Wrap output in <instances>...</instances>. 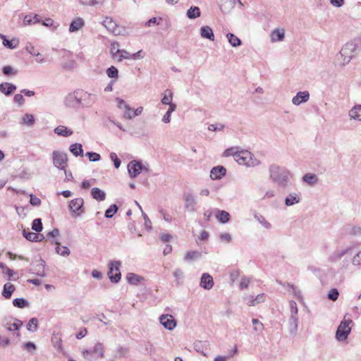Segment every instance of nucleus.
I'll use <instances>...</instances> for the list:
<instances>
[{
  "instance_id": "4d7b16f0",
  "label": "nucleus",
  "mask_w": 361,
  "mask_h": 361,
  "mask_svg": "<svg viewBox=\"0 0 361 361\" xmlns=\"http://www.w3.org/2000/svg\"><path fill=\"white\" fill-rule=\"evenodd\" d=\"M339 296V292L336 288H332L329 290L327 297L328 299L332 301H336Z\"/></svg>"
},
{
  "instance_id": "c03bdc74",
  "label": "nucleus",
  "mask_w": 361,
  "mask_h": 361,
  "mask_svg": "<svg viewBox=\"0 0 361 361\" xmlns=\"http://www.w3.org/2000/svg\"><path fill=\"white\" fill-rule=\"evenodd\" d=\"M118 207L116 204H111L105 212V217L107 219L112 218L114 215L117 212Z\"/></svg>"
},
{
  "instance_id": "20e7f679",
  "label": "nucleus",
  "mask_w": 361,
  "mask_h": 361,
  "mask_svg": "<svg viewBox=\"0 0 361 361\" xmlns=\"http://www.w3.org/2000/svg\"><path fill=\"white\" fill-rule=\"evenodd\" d=\"M65 104L67 106L71 108L81 107L80 90H75L68 94L66 97Z\"/></svg>"
},
{
  "instance_id": "5fc2aeb1",
  "label": "nucleus",
  "mask_w": 361,
  "mask_h": 361,
  "mask_svg": "<svg viewBox=\"0 0 361 361\" xmlns=\"http://www.w3.org/2000/svg\"><path fill=\"white\" fill-rule=\"evenodd\" d=\"M114 271H111L110 274V269L108 271V276L112 283H118L121 280V272H116L114 274Z\"/></svg>"
},
{
  "instance_id": "f03ea898",
  "label": "nucleus",
  "mask_w": 361,
  "mask_h": 361,
  "mask_svg": "<svg viewBox=\"0 0 361 361\" xmlns=\"http://www.w3.org/2000/svg\"><path fill=\"white\" fill-rule=\"evenodd\" d=\"M361 51V47L355 42H347L340 51V54L343 58V65L348 64L350 60Z\"/></svg>"
},
{
  "instance_id": "aec40b11",
  "label": "nucleus",
  "mask_w": 361,
  "mask_h": 361,
  "mask_svg": "<svg viewBox=\"0 0 361 361\" xmlns=\"http://www.w3.org/2000/svg\"><path fill=\"white\" fill-rule=\"evenodd\" d=\"M54 132L58 135L63 137H69L73 133L72 130L68 129L64 126H59L56 127L54 130Z\"/></svg>"
},
{
  "instance_id": "2f4dec72",
  "label": "nucleus",
  "mask_w": 361,
  "mask_h": 361,
  "mask_svg": "<svg viewBox=\"0 0 361 361\" xmlns=\"http://www.w3.org/2000/svg\"><path fill=\"white\" fill-rule=\"evenodd\" d=\"M351 250V248H345L341 250H337L333 255L330 257V260L331 262H335L336 260L341 259L342 257L348 254Z\"/></svg>"
},
{
  "instance_id": "6e6552de",
  "label": "nucleus",
  "mask_w": 361,
  "mask_h": 361,
  "mask_svg": "<svg viewBox=\"0 0 361 361\" xmlns=\"http://www.w3.org/2000/svg\"><path fill=\"white\" fill-rule=\"evenodd\" d=\"M143 169L142 164L136 161H132L128 165V171L131 178L136 177Z\"/></svg>"
},
{
  "instance_id": "c9c22d12",
  "label": "nucleus",
  "mask_w": 361,
  "mask_h": 361,
  "mask_svg": "<svg viewBox=\"0 0 361 361\" xmlns=\"http://www.w3.org/2000/svg\"><path fill=\"white\" fill-rule=\"evenodd\" d=\"M187 16L190 19H195L200 16V10L197 6H192L187 11Z\"/></svg>"
},
{
  "instance_id": "58836bf2",
  "label": "nucleus",
  "mask_w": 361,
  "mask_h": 361,
  "mask_svg": "<svg viewBox=\"0 0 361 361\" xmlns=\"http://www.w3.org/2000/svg\"><path fill=\"white\" fill-rule=\"evenodd\" d=\"M38 328V320L37 318H32L27 324V329L32 332H35Z\"/></svg>"
},
{
  "instance_id": "f257e3e1",
  "label": "nucleus",
  "mask_w": 361,
  "mask_h": 361,
  "mask_svg": "<svg viewBox=\"0 0 361 361\" xmlns=\"http://www.w3.org/2000/svg\"><path fill=\"white\" fill-rule=\"evenodd\" d=\"M269 179L279 188H286L290 183V173L283 166L272 164L269 168Z\"/></svg>"
},
{
  "instance_id": "6ab92c4d",
  "label": "nucleus",
  "mask_w": 361,
  "mask_h": 361,
  "mask_svg": "<svg viewBox=\"0 0 361 361\" xmlns=\"http://www.w3.org/2000/svg\"><path fill=\"white\" fill-rule=\"evenodd\" d=\"M200 35L202 38L214 41V35L212 29L209 26H202L200 29Z\"/></svg>"
},
{
  "instance_id": "5701e85b",
  "label": "nucleus",
  "mask_w": 361,
  "mask_h": 361,
  "mask_svg": "<svg viewBox=\"0 0 361 361\" xmlns=\"http://www.w3.org/2000/svg\"><path fill=\"white\" fill-rule=\"evenodd\" d=\"M91 195L92 198L97 201H104L106 198L105 192L99 188H93L91 190Z\"/></svg>"
},
{
  "instance_id": "052dcab7",
  "label": "nucleus",
  "mask_w": 361,
  "mask_h": 361,
  "mask_svg": "<svg viewBox=\"0 0 361 361\" xmlns=\"http://www.w3.org/2000/svg\"><path fill=\"white\" fill-rule=\"evenodd\" d=\"M3 73L6 75H16L17 74V71L13 69L10 66H4L2 69Z\"/></svg>"
},
{
  "instance_id": "a878e982",
  "label": "nucleus",
  "mask_w": 361,
  "mask_h": 361,
  "mask_svg": "<svg viewBox=\"0 0 361 361\" xmlns=\"http://www.w3.org/2000/svg\"><path fill=\"white\" fill-rule=\"evenodd\" d=\"M216 218L222 224L228 223L230 221L231 216L228 212L224 210H217Z\"/></svg>"
},
{
  "instance_id": "cd10ccee",
  "label": "nucleus",
  "mask_w": 361,
  "mask_h": 361,
  "mask_svg": "<svg viewBox=\"0 0 361 361\" xmlns=\"http://www.w3.org/2000/svg\"><path fill=\"white\" fill-rule=\"evenodd\" d=\"M69 149L75 157H83V149L81 144H73L70 146Z\"/></svg>"
},
{
  "instance_id": "f3484780",
  "label": "nucleus",
  "mask_w": 361,
  "mask_h": 361,
  "mask_svg": "<svg viewBox=\"0 0 361 361\" xmlns=\"http://www.w3.org/2000/svg\"><path fill=\"white\" fill-rule=\"evenodd\" d=\"M301 197L299 193L291 192L285 198V204L288 207L299 203Z\"/></svg>"
},
{
  "instance_id": "393cba45",
  "label": "nucleus",
  "mask_w": 361,
  "mask_h": 361,
  "mask_svg": "<svg viewBox=\"0 0 361 361\" xmlns=\"http://www.w3.org/2000/svg\"><path fill=\"white\" fill-rule=\"evenodd\" d=\"M84 26V20L78 18L74 20H73L69 26V31L71 32H74L80 30Z\"/></svg>"
},
{
  "instance_id": "1a4fd4ad",
  "label": "nucleus",
  "mask_w": 361,
  "mask_h": 361,
  "mask_svg": "<svg viewBox=\"0 0 361 361\" xmlns=\"http://www.w3.org/2000/svg\"><path fill=\"white\" fill-rule=\"evenodd\" d=\"M83 204L84 201L82 198H75L70 202L68 207L73 213L77 214L78 216H80L83 212V210L82 209Z\"/></svg>"
},
{
  "instance_id": "a18cd8bd",
  "label": "nucleus",
  "mask_w": 361,
  "mask_h": 361,
  "mask_svg": "<svg viewBox=\"0 0 361 361\" xmlns=\"http://www.w3.org/2000/svg\"><path fill=\"white\" fill-rule=\"evenodd\" d=\"M13 305L18 308H24L28 305V302L24 298H15L13 300Z\"/></svg>"
},
{
  "instance_id": "bf43d9fd",
  "label": "nucleus",
  "mask_w": 361,
  "mask_h": 361,
  "mask_svg": "<svg viewBox=\"0 0 361 361\" xmlns=\"http://www.w3.org/2000/svg\"><path fill=\"white\" fill-rule=\"evenodd\" d=\"M289 306H290V317H298L297 315H298V306H297V304L295 301L293 300H291L289 302Z\"/></svg>"
},
{
  "instance_id": "2eb2a0df",
  "label": "nucleus",
  "mask_w": 361,
  "mask_h": 361,
  "mask_svg": "<svg viewBox=\"0 0 361 361\" xmlns=\"http://www.w3.org/2000/svg\"><path fill=\"white\" fill-rule=\"evenodd\" d=\"M310 98V94L307 91L298 92L292 99V102L295 105H300L303 102H306Z\"/></svg>"
},
{
  "instance_id": "8fccbe9b",
  "label": "nucleus",
  "mask_w": 361,
  "mask_h": 361,
  "mask_svg": "<svg viewBox=\"0 0 361 361\" xmlns=\"http://www.w3.org/2000/svg\"><path fill=\"white\" fill-rule=\"evenodd\" d=\"M42 223L41 219H35L32 224V229L36 232H40L42 230Z\"/></svg>"
},
{
  "instance_id": "72a5a7b5",
  "label": "nucleus",
  "mask_w": 361,
  "mask_h": 361,
  "mask_svg": "<svg viewBox=\"0 0 361 361\" xmlns=\"http://www.w3.org/2000/svg\"><path fill=\"white\" fill-rule=\"evenodd\" d=\"M255 219L266 229H270L271 224L260 214H255Z\"/></svg>"
},
{
  "instance_id": "864d4df0",
  "label": "nucleus",
  "mask_w": 361,
  "mask_h": 361,
  "mask_svg": "<svg viewBox=\"0 0 361 361\" xmlns=\"http://www.w3.org/2000/svg\"><path fill=\"white\" fill-rule=\"evenodd\" d=\"M173 275L176 278V283L177 284L182 283V279H183V272L180 269H176L173 271Z\"/></svg>"
},
{
  "instance_id": "6e6d98bb",
  "label": "nucleus",
  "mask_w": 361,
  "mask_h": 361,
  "mask_svg": "<svg viewBox=\"0 0 361 361\" xmlns=\"http://www.w3.org/2000/svg\"><path fill=\"white\" fill-rule=\"evenodd\" d=\"M123 59H132V54L124 49H121V52L117 58L118 61H121Z\"/></svg>"
},
{
  "instance_id": "c85d7f7f",
  "label": "nucleus",
  "mask_w": 361,
  "mask_h": 361,
  "mask_svg": "<svg viewBox=\"0 0 361 361\" xmlns=\"http://www.w3.org/2000/svg\"><path fill=\"white\" fill-rule=\"evenodd\" d=\"M302 180L310 185H314L318 182L317 176L314 173H306L303 176Z\"/></svg>"
},
{
  "instance_id": "338daca9",
  "label": "nucleus",
  "mask_w": 361,
  "mask_h": 361,
  "mask_svg": "<svg viewBox=\"0 0 361 361\" xmlns=\"http://www.w3.org/2000/svg\"><path fill=\"white\" fill-rule=\"evenodd\" d=\"M237 3V0H227L223 5V8L225 10H231L233 8Z\"/></svg>"
},
{
  "instance_id": "b1692460",
  "label": "nucleus",
  "mask_w": 361,
  "mask_h": 361,
  "mask_svg": "<svg viewBox=\"0 0 361 361\" xmlns=\"http://www.w3.org/2000/svg\"><path fill=\"white\" fill-rule=\"evenodd\" d=\"M245 299L249 306H255L256 305L262 302L264 300V294H259L254 299L250 296L245 298Z\"/></svg>"
},
{
  "instance_id": "3c124183",
  "label": "nucleus",
  "mask_w": 361,
  "mask_h": 361,
  "mask_svg": "<svg viewBox=\"0 0 361 361\" xmlns=\"http://www.w3.org/2000/svg\"><path fill=\"white\" fill-rule=\"evenodd\" d=\"M109 267H110V274L111 271L116 272H121L120 271V267H121V262L119 261H111L109 264Z\"/></svg>"
},
{
  "instance_id": "e433bc0d",
  "label": "nucleus",
  "mask_w": 361,
  "mask_h": 361,
  "mask_svg": "<svg viewBox=\"0 0 361 361\" xmlns=\"http://www.w3.org/2000/svg\"><path fill=\"white\" fill-rule=\"evenodd\" d=\"M119 47H120L119 44L116 42L111 43V44L110 52H111L112 57L115 59H117V58L121 52V49H119Z\"/></svg>"
},
{
  "instance_id": "13d9d810",
  "label": "nucleus",
  "mask_w": 361,
  "mask_h": 361,
  "mask_svg": "<svg viewBox=\"0 0 361 361\" xmlns=\"http://www.w3.org/2000/svg\"><path fill=\"white\" fill-rule=\"evenodd\" d=\"M103 25L109 30L114 32L116 27V24L109 18H106L103 22Z\"/></svg>"
},
{
  "instance_id": "680f3d73",
  "label": "nucleus",
  "mask_w": 361,
  "mask_h": 361,
  "mask_svg": "<svg viewBox=\"0 0 361 361\" xmlns=\"http://www.w3.org/2000/svg\"><path fill=\"white\" fill-rule=\"evenodd\" d=\"M90 161H97L100 160L101 157L98 153L87 152L85 154Z\"/></svg>"
},
{
  "instance_id": "49530a36",
  "label": "nucleus",
  "mask_w": 361,
  "mask_h": 361,
  "mask_svg": "<svg viewBox=\"0 0 361 361\" xmlns=\"http://www.w3.org/2000/svg\"><path fill=\"white\" fill-rule=\"evenodd\" d=\"M22 326L23 322L20 320L16 319L14 322L7 324V329L8 331H18Z\"/></svg>"
},
{
  "instance_id": "412c9836",
  "label": "nucleus",
  "mask_w": 361,
  "mask_h": 361,
  "mask_svg": "<svg viewBox=\"0 0 361 361\" xmlns=\"http://www.w3.org/2000/svg\"><path fill=\"white\" fill-rule=\"evenodd\" d=\"M201 258H202V253L200 252L196 251V250L188 252L184 257L185 261L188 262L196 261Z\"/></svg>"
},
{
  "instance_id": "4be33fe9",
  "label": "nucleus",
  "mask_w": 361,
  "mask_h": 361,
  "mask_svg": "<svg viewBox=\"0 0 361 361\" xmlns=\"http://www.w3.org/2000/svg\"><path fill=\"white\" fill-rule=\"evenodd\" d=\"M285 31L283 29L274 30L271 33V39L272 42H281L284 39Z\"/></svg>"
},
{
  "instance_id": "9b49d317",
  "label": "nucleus",
  "mask_w": 361,
  "mask_h": 361,
  "mask_svg": "<svg viewBox=\"0 0 361 361\" xmlns=\"http://www.w3.org/2000/svg\"><path fill=\"white\" fill-rule=\"evenodd\" d=\"M33 273L39 276L44 277L46 276L45 273V262L42 258L36 259L32 264Z\"/></svg>"
},
{
  "instance_id": "c756f323",
  "label": "nucleus",
  "mask_w": 361,
  "mask_h": 361,
  "mask_svg": "<svg viewBox=\"0 0 361 361\" xmlns=\"http://www.w3.org/2000/svg\"><path fill=\"white\" fill-rule=\"evenodd\" d=\"M0 37L3 39L4 46H5L6 47H8L9 49H15L18 44V41L17 39H13L11 40L7 39L6 38V37L2 34H0Z\"/></svg>"
},
{
  "instance_id": "69168bd1",
  "label": "nucleus",
  "mask_w": 361,
  "mask_h": 361,
  "mask_svg": "<svg viewBox=\"0 0 361 361\" xmlns=\"http://www.w3.org/2000/svg\"><path fill=\"white\" fill-rule=\"evenodd\" d=\"M224 125L221 123L210 124L208 126V130L211 131H221L224 128Z\"/></svg>"
},
{
  "instance_id": "4c0bfd02",
  "label": "nucleus",
  "mask_w": 361,
  "mask_h": 361,
  "mask_svg": "<svg viewBox=\"0 0 361 361\" xmlns=\"http://www.w3.org/2000/svg\"><path fill=\"white\" fill-rule=\"evenodd\" d=\"M23 236L28 240L32 242H38L41 241V240L39 239V235H37L35 233H32L30 231H27L25 230L23 231Z\"/></svg>"
},
{
  "instance_id": "7ed1b4c3",
  "label": "nucleus",
  "mask_w": 361,
  "mask_h": 361,
  "mask_svg": "<svg viewBox=\"0 0 361 361\" xmlns=\"http://www.w3.org/2000/svg\"><path fill=\"white\" fill-rule=\"evenodd\" d=\"M235 161L240 165L255 167L260 164L259 160L247 150H240L236 155Z\"/></svg>"
},
{
  "instance_id": "e2e57ef3",
  "label": "nucleus",
  "mask_w": 361,
  "mask_h": 361,
  "mask_svg": "<svg viewBox=\"0 0 361 361\" xmlns=\"http://www.w3.org/2000/svg\"><path fill=\"white\" fill-rule=\"evenodd\" d=\"M109 157L114 162L115 168L118 169L121 166V160L118 158L117 154L115 152H111Z\"/></svg>"
},
{
  "instance_id": "473e14b6",
  "label": "nucleus",
  "mask_w": 361,
  "mask_h": 361,
  "mask_svg": "<svg viewBox=\"0 0 361 361\" xmlns=\"http://www.w3.org/2000/svg\"><path fill=\"white\" fill-rule=\"evenodd\" d=\"M226 37L228 39V41L231 44V45L233 47H238V46L241 45V44H242V42L240 39V38L236 37L233 33H228L226 35Z\"/></svg>"
},
{
  "instance_id": "39448f33",
  "label": "nucleus",
  "mask_w": 361,
  "mask_h": 361,
  "mask_svg": "<svg viewBox=\"0 0 361 361\" xmlns=\"http://www.w3.org/2000/svg\"><path fill=\"white\" fill-rule=\"evenodd\" d=\"M52 156L54 165L61 170H65L66 162L68 161L66 153L63 152L54 151Z\"/></svg>"
},
{
  "instance_id": "37998d69",
  "label": "nucleus",
  "mask_w": 361,
  "mask_h": 361,
  "mask_svg": "<svg viewBox=\"0 0 361 361\" xmlns=\"http://www.w3.org/2000/svg\"><path fill=\"white\" fill-rule=\"evenodd\" d=\"M22 123L28 126H32L35 124V118L33 115L25 114L22 118Z\"/></svg>"
},
{
  "instance_id": "ddd939ff",
  "label": "nucleus",
  "mask_w": 361,
  "mask_h": 361,
  "mask_svg": "<svg viewBox=\"0 0 361 361\" xmlns=\"http://www.w3.org/2000/svg\"><path fill=\"white\" fill-rule=\"evenodd\" d=\"M185 207L190 212L195 211V206L197 204V200L193 195L191 193L184 194Z\"/></svg>"
},
{
  "instance_id": "ea45409f",
  "label": "nucleus",
  "mask_w": 361,
  "mask_h": 361,
  "mask_svg": "<svg viewBox=\"0 0 361 361\" xmlns=\"http://www.w3.org/2000/svg\"><path fill=\"white\" fill-rule=\"evenodd\" d=\"M57 245H59L60 243L59 242L55 243ZM56 252L58 255H60L63 257H67L70 255V250L66 246L59 247L57 246L56 247Z\"/></svg>"
},
{
  "instance_id": "de8ad7c7",
  "label": "nucleus",
  "mask_w": 361,
  "mask_h": 361,
  "mask_svg": "<svg viewBox=\"0 0 361 361\" xmlns=\"http://www.w3.org/2000/svg\"><path fill=\"white\" fill-rule=\"evenodd\" d=\"M239 152L240 151L238 150L236 147L228 148L224 152L223 156L226 157L233 156L235 159L236 155L239 153Z\"/></svg>"
},
{
  "instance_id": "f704fd0d",
  "label": "nucleus",
  "mask_w": 361,
  "mask_h": 361,
  "mask_svg": "<svg viewBox=\"0 0 361 361\" xmlns=\"http://www.w3.org/2000/svg\"><path fill=\"white\" fill-rule=\"evenodd\" d=\"M92 354V355H94L95 357H103V349H102V346L101 344H97L94 349L93 350H86L85 352H83V354H84V356H85V354Z\"/></svg>"
},
{
  "instance_id": "a19ab883",
  "label": "nucleus",
  "mask_w": 361,
  "mask_h": 361,
  "mask_svg": "<svg viewBox=\"0 0 361 361\" xmlns=\"http://www.w3.org/2000/svg\"><path fill=\"white\" fill-rule=\"evenodd\" d=\"M143 111V107L140 106L136 109L133 110V113H124L123 118L126 119H132L135 116H140Z\"/></svg>"
},
{
  "instance_id": "603ef678",
  "label": "nucleus",
  "mask_w": 361,
  "mask_h": 361,
  "mask_svg": "<svg viewBox=\"0 0 361 361\" xmlns=\"http://www.w3.org/2000/svg\"><path fill=\"white\" fill-rule=\"evenodd\" d=\"M106 74L111 78H116L118 76V71L115 66H111L106 70Z\"/></svg>"
},
{
  "instance_id": "dca6fc26",
  "label": "nucleus",
  "mask_w": 361,
  "mask_h": 361,
  "mask_svg": "<svg viewBox=\"0 0 361 361\" xmlns=\"http://www.w3.org/2000/svg\"><path fill=\"white\" fill-rule=\"evenodd\" d=\"M226 170L222 166H218L212 168L210 171V178L213 180H218L226 175Z\"/></svg>"
},
{
  "instance_id": "a211bd4d",
  "label": "nucleus",
  "mask_w": 361,
  "mask_h": 361,
  "mask_svg": "<svg viewBox=\"0 0 361 361\" xmlns=\"http://www.w3.org/2000/svg\"><path fill=\"white\" fill-rule=\"evenodd\" d=\"M350 119L361 121V104L355 105L348 113Z\"/></svg>"
},
{
  "instance_id": "0e129e2a",
  "label": "nucleus",
  "mask_w": 361,
  "mask_h": 361,
  "mask_svg": "<svg viewBox=\"0 0 361 361\" xmlns=\"http://www.w3.org/2000/svg\"><path fill=\"white\" fill-rule=\"evenodd\" d=\"M166 92H169V94L167 95L166 93H165L164 96L161 99V103L163 104L168 105L172 103V93L169 90H166Z\"/></svg>"
},
{
  "instance_id": "423d86ee",
  "label": "nucleus",
  "mask_w": 361,
  "mask_h": 361,
  "mask_svg": "<svg viewBox=\"0 0 361 361\" xmlns=\"http://www.w3.org/2000/svg\"><path fill=\"white\" fill-rule=\"evenodd\" d=\"M350 323L352 320H344L341 322L336 333V338H347L351 331L349 326Z\"/></svg>"
},
{
  "instance_id": "79ce46f5",
  "label": "nucleus",
  "mask_w": 361,
  "mask_h": 361,
  "mask_svg": "<svg viewBox=\"0 0 361 361\" xmlns=\"http://www.w3.org/2000/svg\"><path fill=\"white\" fill-rule=\"evenodd\" d=\"M126 278L128 283L133 285H137L142 279L140 276L133 273L128 274Z\"/></svg>"
},
{
  "instance_id": "4468645a",
  "label": "nucleus",
  "mask_w": 361,
  "mask_h": 361,
  "mask_svg": "<svg viewBox=\"0 0 361 361\" xmlns=\"http://www.w3.org/2000/svg\"><path fill=\"white\" fill-rule=\"evenodd\" d=\"M16 86L12 83L4 82L0 84V92L8 97L13 94L16 90Z\"/></svg>"
},
{
  "instance_id": "774afa93",
  "label": "nucleus",
  "mask_w": 361,
  "mask_h": 361,
  "mask_svg": "<svg viewBox=\"0 0 361 361\" xmlns=\"http://www.w3.org/2000/svg\"><path fill=\"white\" fill-rule=\"evenodd\" d=\"M13 101L19 106H22L25 103V99L21 94H16L13 97Z\"/></svg>"
},
{
  "instance_id": "f8f14e48",
  "label": "nucleus",
  "mask_w": 361,
  "mask_h": 361,
  "mask_svg": "<svg viewBox=\"0 0 361 361\" xmlns=\"http://www.w3.org/2000/svg\"><path fill=\"white\" fill-rule=\"evenodd\" d=\"M200 286L205 290H210L214 286V280L212 276L208 273L202 274L200 278Z\"/></svg>"
},
{
  "instance_id": "0eeeda50",
  "label": "nucleus",
  "mask_w": 361,
  "mask_h": 361,
  "mask_svg": "<svg viewBox=\"0 0 361 361\" xmlns=\"http://www.w3.org/2000/svg\"><path fill=\"white\" fill-rule=\"evenodd\" d=\"M81 107L91 106L96 101L97 96L80 90Z\"/></svg>"
},
{
  "instance_id": "7c9ffc66",
  "label": "nucleus",
  "mask_w": 361,
  "mask_h": 361,
  "mask_svg": "<svg viewBox=\"0 0 361 361\" xmlns=\"http://www.w3.org/2000/svg\"><path fill=\"white\" fill-rule=\"evenodd\" d=\"M288 329L292 336L296 333L298 329V317H290L288 321Z\"/></svg>"
},
{
  "instance_id": "09e8293b",
  "label": "nucleus",
  "mask_w": 361,
  "mask_h": 361,
  "mask_svg": "<svg viewBox=\"0 0 361 361\" xmlns=\"http://www.w3.org/2000/svg\"><path fill=\"white\" fill-rule=\"evenodd\" d=\"M104 0H80V4L85 6H95L101 5Z\"/></svg>"
},
{
  "instance_id": "9d476101",
  "label": "nucleus",
  "mask_w": 361,
  "mask_h": 361,
  "mask_svg": "<svg viewBox=\"0 0 361 361\" xmlns=\"http://www.w3.org/2000/svg\"><path fill=\"white\" fill-rule=\"evenodd\" d=\"M159 322L168 330H172L176 326V322L171 314L161 315L159 317Z\"/></svg>"
},
{
  "instance_id": "bb28decb",
  "label": "nucleus",
  "mask_w": 361,
  "mask_h": 361,
  "mask_svg": "<svg viewBox=\"0 0 361 361\" xmlns=\"http://www.w3.org/2000/svg\"><path fill=\"white\" fill-rule=\"evenodd\" d=\"M14 290L15 286L10 283H6L4 286L2 295L6 299H9L11 298L12 293Z\"/></svg>"
}]
</instances>
